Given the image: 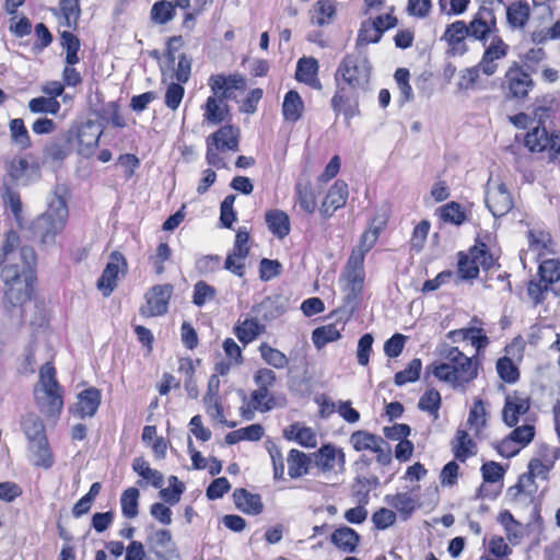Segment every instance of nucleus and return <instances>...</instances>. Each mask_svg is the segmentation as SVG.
Returning <instances> with one entry per match:
<instances>
[{
  "mask_svg": "<svg viewBox=\"0 0 560 560\" xmlns=\"http://www.w3.org/2000/svg\"><path fill=\"white\" fill-rule=\"evenodd\" d=\"M340 338V330L335 324L317 327L312 332V340L317 350L323 349L327 343Z\"/></svg>",
  "mask_w": 560,
  "mask_h": 560,
  "instance_id": "45",
  "label": "nucleus"
},
{
  "mask_svg": "<svg viewBox=\"0 0 560 560\" xmlns=\"http://www.w3.org/2000/svg\"><path fill=\"white\" fill-rule=\"evenodd\" d=\"M486 206L495 218L503 217L512 210L513 197L504 183L489 178L486 187Z\"/></svg>",
  "mask_w": 560,
  "mask_h": 560,
  "instance_id": "9",
  "label": "nucleus"
},
{
  "mask_svg": "<svg viewBox=\"0 0 560 560\" xmlns=\"http://www.w3.org/2000/svg\"><path fill=\"white\" fill-rule=\"evenodd\" d=\"M384 224V220L377 222V219H373L370 228L361 235L359 244L352 249L351 255L361 254V260L364 262L366 253L375 245Z\"/></svg>",
  "mask_w": 560,
  "mask_h": 560,
  "instance_id": "32",
  "label": "nucleus"
},
{
  "mask_svg": "<svg viewBox=\"0 0 560 560\" xmlns=\"http://www.w3.org/2000/svg\"><path fill=\"white\" fill-rule=\"evenodd\" d=\"M68 200L67 189L57 187L49 201L48 210L35 220V232L44 243L52 241L55 235L65 228L68 218Z\"/></svg>",
  "mask_w": 560,
  "mask_h": 560,
  "instance_id": "3",
  "label": "nucleus"
},
{
  "mask_svg": "<svg viewBox=\"0 0 560 560\" xmlns=\"http://www.w3.org/2000/svg\"><path fill=\"white\" fill-rule=\"evenodd\" d=\"M21 429L27 443L47 439L45 425L39 416L35 413H27L22 418Z\"/></svg>",
  "mask_w": 560,
  "mask_h": 560,
  "instance_id": "34",
  "label": "nucleus"
},
{
  "mask_svg": "<svg viewBox=\"0 0 560 560\" xmlns=\"http://www.w3.org/2000/svg\"><path fill=\"white\" fill-rule=\"evenodd\" d=\"M206 142L221 150V152L240 150V129L232 125H225L207 137Z\"/></svg>",
  "mask_w": 560,
  "mask_h": 560,
  "instance_id": "21",
  "label": "nucleus"
},
{
  "mask_svg": "<svg viewBox=\"0 0 560 560\" xmlns=\"http://www.w3.org/2000/svg\"><path fill=\"white\" fill-rule=\"evenodd\" d=\"M103 133V127L98 121L88 120L80 126L77 133L78 154L89 158L98 145L100 137Z\"/></svg>",
  "mask_w": 560,
  "mask_h": 560,
  "instance_id": "13",
  "label": "nucleus"
},
{
  "mask_svg": "<svg viewBox=\"0 0 560 560\" xmlns=\"http://www.w3.org/2000/svg\"><path fill=\"white\" fill-rule=\"evenodd\" d=\"M236 508L245 514L258 515L264 510L261 497L246 489H236L233 493Z\"/></svg>",
  "mask_w": 560,
  "mask_h": 560,
  "instance_id": "29",
  "label": "nucleus"
},
{
  "mask_svg": "<svg viewBox=\"0 0 560 560\" xmlns=\"http://www.w3.org/2000/svg\"><path fill=\"white\" fill-rule=\"evenodd\" d=\"M371 74V65L365 54L355 50L348 54L340 62L336 79H342L351 90H365Z\"/></svg>",
  "mask_w": 560,
  "mask_h": 560,
  "instance_id": "5",
  "label": "nucleus"
},
{
  "mask_svg": "<svg viewBox=\"0 0 560 560\" xmlns=\"http://www.w3.org/2000/svg\"><path fill=\"white\" fill-rule=\"evenodd\" d=\"M439 354L443 362L433 363L428 366V370L440 381L456 388L465 386L477 377V363L457 347L443 345Z\"/></svg>",
  "mask_w": 560,
  "mask_h": 560,
  "instance_id": "2",
  "label": "nucleus"
},
{
  "mask_svg": "<svg viewBox=\"0 0 560 560\" xmlns=\"http://www.w3.org/2000/svg\"><path fill=\"white\" fill-rule=\"evenodd\" d=\"M489 45H483L485 51L479 61L481 73L487 77L493 75L499 68V60L506 57L509 52V45L502 39L500 34L489 38Z\"/></svg>",
  "mask_w": 560,
  "mask_h": 560,
  "instance_id": "12",
  "label": "nucleus"
},
{
  "mask_svg": "<svg viewBox=\"0 0 560 560\" xmlns=\"http://www.w3.org/2000/svg\"><path fill=\"white\" fill-rule=\"evenodd\" d=\"M492 265L493 258L483 243L470 247L467 253H458L457 271L463 280L477 278L480 267L489 269Z\"/></svg>",
  "mask_w": 560,
  "mask_h": 560,
  "instance_id": "7",
  "label": "nucleus"
},
{
  "mask_svg": "<svg viewBox=\"0 0 560 560\" xmlns=\"http://www.w3.org/2000/svg\"><path fill=\"white\" fill-rule=\"evenodd\" d=\"M315 466L323 472L335 469L336 465L342 470L346 463V455L342 450H337L331 444L323 445L313 454Z\"/></svg>",
  "mask_w": 560,
  "mask_h": 560,
  "instance_id": "19",
  "label": "nucleus"
},
{
  "mask_svg": "<svg viewBox=\"0 0 560 560\" xmlns=\"http://www.w3.org/2000/svg\"><path fill=\"white\" fill-rule=\"evenodd\" d=\"M495 368L500 378L506 383H515L520 377L517 366L508 357L500 358Z\"/></svg>",
  "mask_w": 560,
  "mask_h": 560,
  "instance_id": "56",
  "label": "nucleus"
},
{
  "mask_svg": "<svg viewBox=\"0 0 560 560\" xmlns=\"http://www.w3.org/2000/svg\"><path fill=\"white\" fill-rule=\"evenodd\" d=\"M209 86L214 95L228 100L232 97L233 90H244L245 79L241 74H214L209 79Z\"/></svg>",
  "mask_w": 560,
  "mask_h": 560,
  "instance_id": "16",
  "label": "nucleus"
},
{
  "mask_svg": "<svg viewBox=\"0 0 560 560\" xmlns=\"http://www.w3.org/2000/svg\"><path fill=\"white\" fill-rule=\"evenodd\" d=\"M348 198V185L343 180H337L328 190L322 207L320 213L325 217H331L332 213L346 205Z\"/></svg>",
  "mask_w": 560,
  "mask_h": 560,
  "instance_id": "24",
  "label": "nucleus"
},
{
  "mask_svg": "<svg viewBox=\"0 0 560 560\" xmlns=\"http://www.w3.org/2000/svg\"><path fill=\"white\" fill-rule=\"evenodd\" d=\"M288 474L291 478L296 479L308 472L311 457L299 450H291L287 457Z\"/></svg>",
  "mask_w": 560,
  "mask_h": 560,
  "instance_id": "40",
  "label": "nucleus"
},
{
  "mask_svg": "<svg viewBox=\"0 0 560 560\" xmlns=\"http://www.w3.org/2000/svg\"><path fill=\"white\" fill-rule=\"evenodd\" d=\"M127 267L126 259L119 252H113L101 277L97 280V289L104 296H109L117 285L120 267Z\"/></svg>",
  "mask_w": 560,
  "mask_h": 560,
  "instance_id": "14",
  "label": "nucleus"
},
{
  "mask_svg": "<svg viewBox=\"0 0 560 560\" xmlns=\"http://www.w3.org/2000/svg\"><path fill=\"white\" fill-rule=\"evenodd\" d=\"M54 15L58 19L59 25L65 26L60 30L61 45L65 50V61L70 65V32L68 31L70 22V2L69 0H60L58 8L51 10ZM63 77L68 79V66L65 67Z\"/></svg>",
  "mask_w": 560,
  "mask_h": 560,
  "instance_id": "23",
  "label": "nucleus"
},
{
  "mask_svg": "<svg viewBox=\"0 0 560 560\" xmlns=\"http://www.w3.org/2000/svg\"><path fill=\"white\" fill-rule=\"evenodd\" d=\"M383 442V439L366 431H355L350 436V443L358 452L376 447V444Z\"/></svg>",
  "mask_w": 560,
  "mask_h": 560,
  "instance_id": "48",
  "label": "nucleus"
},
{
  "mask_svg": "<svg viewBox=\"0 0 560 560\" xmlns=\"http://www.w3.org/2000/svg\"><path fill=\"white\" fill-rule=\"evenodd\" d=\"M360 535L351 527L340 526L330 535V542L345 553H353L358 549Z\"/></svg>",
  "mask_w": 560,
  "mask_h": 560,
  "instance_id": "28",
  "label": "nucleus"
},
{
  "mask_svg": "<svg viewBox=\"0 0 560 560\" xmlns=\"http://www.w3.org/2000/svg\"><path fill=\"white\" fill-rule=\"evenodd\" d=\"M422 369V362L420 359H413L409 362L408 366L396 373L395 375V384L397 386H402L407 383L416 382Z\"/></svg>",
  "mask_w": 560,
  "mask_h": 560,
  "instance_id": "54",
  "label": "nucleus"
},
{
  "mask_svg": "<svg viewBox=\"0 0 560 560\" xmlns=\"http://www.w3.org/2000/svg\"><path fill=\"white\" fill-rule=\"evenodd\" d=\"M441 218L445 222L459 225L465 221L466 217L462 207L457 202L452 201L441 208Z\"/></svg>",
  "mask_w": 560,
  "mask_h": 560,
  "instance_id": "63",
  "label": "nucleus"
},
{
  "mask_svg": "<svg viewBox=\"0 0 560 560\" xmlns=\"http://www.w3.org/2000/svg\"><path fill=\"white\" fill-rule=\"evenodd\" d=\"M396 520V512L386 508L378 509L372 515V522L374 526L380 530H384L390 527L395 524Z\"/></svg>",
  "mask_w": 560,
  "mask_h": 560,
  "instance_id": "62",
  "label": "nucleus"
},
{
  "mask_svg": "<svg viewBox=\"0 0 560 560\" xmlns=\"http://www.w3.org/2000/svg\"><path fill=\"white\" fill-rule=\"evenodd\" d=\"M364 279V262L361 260V254L350 255L340 276V281L343 283L345 301L351 308H354L358 304L363 291Z\"/></svg>",
  "mask_w": 560,
  "mask_h": 560,
  "instance_id": "6",
  "label": "nucleus"
},
{
  "mask_svg": "<svg viewBox=\"0 0 560 560\" xmlns=\"http://www.w3.org/2000/svg\"><path fill=\"white\" fill-rule=\"evenodd\" d=\"M9 176L18 183L30 184L40 176V168L37 163H30L24 158L12 159L7 167Z\"/></svg>",
  "mask_w": 560,
  "mask_h": 560,
  "instance_id": "17",
  "label": "nucleus"
},
{
  "mask_svg": "<svg viewBox=\"0 0 560 560\" xmlns=\"http://www.w3.org/2000/svg\"><path fill=\"white\" fill-rule=\"evenodd\" d=\"M172 294L173 285L170 283L152 287L144 295L145 303L140 307V314L143 317L164 315L167 312Z\"/></svg>",
  "mask_w": 560,
  "mask_h": 560,
  "instance_id": "10",
  "label": "nucleus"
},
{
  "mask_svg": "<svg viewBox=\"0 0 560 560\" xmlns=\"http://www.w3.org/2000/svg\"><path fill=\"white\" fill-rule=\"evenodd\" d=\"M36 254L30 246H20V236L8 231L0 244V279L3 303L8 310L22 307L34 291Z\"/></svg>",
  "mask_w": 560,
  "mask_h": 560,
  "instance_id": "1",
  "label": "nucleus"
},
{
  "mask_svg": "<svg viewBox=\"0 0 560 560\" xmlns=\"http://www.w3.org/2000/svg\"><path fill=\"white\" fill-rule=\"evenodd\" d=\"M217 296V290L214 287L208 284L205 281H198L194 285L192 303L196 306H203L206 303L211 302Z\"/></svg>",
  "mask_w": 560,
  "mask_h": 560,
  "instance_id": "55",
  "label": "nucleus"
},
{
  "mask_svg": "<svg viewBox=\"0 0 560 560\" xmlns=\"http://www.w3.org/2000/svg\"><path fill=\"white\" fill-rule=\"evenodd\" d=\"M527 238L529 249L535 252L539 259L553 253V243L549 233L533 229L528 231Z\"/></svg>",
  "mask_w": 560,
  "mask_h": 560,
  "instance_id": "35",
  "label": "nucleus"
},
{
  "mask_svg": "<svg viewBox=\"0 0 560 560\" xmlns=\"http://www.w3.org/2000/svg\"><path fill=\"white\" fill-rule=\"evenodd\" d=\"M185 95V89L183 88L182 83H171L165 92L164 103L167 108L175 112Z\"/></svg>",
  "mask_w": 560,
  "mask_h": 560,
  "instance_id": "60",
  "label": "nucleus"
},
{
  "mask_svg": "<svg viewBox=\"0 0 560 560\" xmlns=\"http://www.w3.org/2000/svg\"><path fill=\"white\" fill-rule=\"evenodd\" d=\"M252 404L256 410L268 411L273 408L275 399L270 395L269 388L258 386L252 394Z\"/></svg>",
  "mask_w": 560,
  "mask_h": 560,
  "instance_id": "59",
  "label": "nucleus"
},
{
  "mask_svg": "<svg viewBox=\"0 0 560 560\" xmlns=\"http://www.w3.org/2000/svg\"><path fill=\"white\" fill-rule=\"evenodd\" d=\"M451 444L455 458L460 462H465L477 453L476 444L469 438L466 430L458 429Z\"/></svg>",
  "mask_w": 560,
  "mask_h": 560,
  "instance_id": "33",
  "label": "nucleus"
},
{
  "mask_svg": "<svg viewBox=\"0 0 560 560\" xmlns=\"http://www.w3.org/2000/svg\"><path fill=\"white\" fill-rule=\"evenodd\" d=\"M418 407L422 411H428L438 417L441 407V395L436 389L427 390L419 399Z\"/></svg>",
  "mask_w": 560,
  "mask_h": 560,
  "instance_id": "57",
  "label": "nucleus"
},
{
  "mask_svg": "<svg viewBox=\"0 0 560 560\" xmlns=\"http://www.w3.org/2000/svg\"><path fill=\"white\" fill-rule=\"evenodd\" d=\"M384 20H389V22L385 25L382 24V19H374L373 21L362 23L357 38L355 50H360V47L363 45L378 43L383 33L397 24L396 18H384Z\"/></svg>",
  "mask_w": 560,
  "mask_h": 560,
  "instance_id": "15",
  "label": "nucleus"
},
{
  "mask_svg": "<svg viewBox=\"0 0 560 560\" xmlns=\"http://www.w3.org/2000/svg\"><path fill=\"white\" fill-rule=\"evenodd\" d=\"M535 435V428L532 424H524L515 428L501 444L500 452L510 457L520 451V447L527 445Z\"/></svg>",
  "mask_w": 560,
  "mask_h": 560,
  "instance_id": "22",
  "label": "nucleus"
},
{
  "mask_svg": "<svg viewBox=\"0 0 560 560\" xmlns=\"http://www.w3.org/2000/svg\"><path fill=\"white\" fill-rule=\"evenodd\" d=\"M26 455L28 462L42 468H49L54 464L52 453L47 439L27 443Z\"/></svg>",
  "mask_w": 560,
  "mask_h": 560,
  "instance_id": "26",
  "label": "nucleus"
},
{
  "mask_svg": "<svg viewBox=\"0 0 560 560\" xmlns=\"http://www.w3.org/2000/svg\"><path fill=\"white\" fill-rule=\"evenodd\" d=\"M205 120L212 125L223 122L229 116V106L225 100L217 96H209L203 105Z\"/></svg>",
  "mask_w": 560,
  "mask_h": 560,
  "instance_id": "30",
  "label": "nucleus"
},
{
  "mask_svg": "<svg viewBox=\"0 0 560 560\" xmlns=\"http://www.w3.org/2000/svg\"><path fill=\"white\" fill-rule=\"evenodd\" d=\"M540 281L553 284L560 280V258H540L539 264Z\"/></svg>",
  "mask_w": 560,
  "mask_h": 560,
  "instance_id": "46",
  "label": "nucleus"
},
{
  "mask_svg": "<svg viewBox=\"0 0 560 560\" xmlns=\"http://www.w3.org/2000/svg\"><path fill=\"white\" fill-rule=\"evenodd\" d=\"M508 89L506 96L513 100H524L534 89L535 82L517 62H514L505 72V82Z\"/></svg>",
  "mask_w": 560,
  "mask_h": 560,
  "instance_id": "11",
  "label": "nucleus"
},
{
  "mask_svg": "<svg viewBox=\"0 0 560 560\" xmlns=\"http://www.w3.org/2000/svg\"><path fill=\"white\" fill-rule=\"evenodd\" d=\"M133 470L143 479L150 482L154 488H161L164 482L163 475L155 469H152L147 460L142 457H137L132 462Z\"/></svg>",
  "mask_w": 560,
  "mask_h": 560,
  "instance_id": "44",
  "label": "nucleus"
},
{
  "mask_svg": "<svg viewBox=\"0 0 560 560\" xmlns=\"http://www.w3.org/2000/svg\"><path fill=\"white\" fill-rule=\"evenodd\" d=\"M529 398L514 392L505 397V404L502 410V418L509 427H515L518 423V417L529 410Z\"/></svg>",
  "mask_w": 560,
  "mask_h": 560,
  "instance_id": "20",
  "label": "nucleus"
},
{
  "mask_svg": "<svg viewBox=\"0 0 560 560\" xmlns=\"http://www.w3.org/2000/svg\"><path fill=\"white\" fill-rule=\"evenodd\" d=\"M384 502L394 509L402 521L408 520L419 506L417 498L408 492L387 494L384 497Z\"/></svg>",
  "mask_w": 560,
  "mask_h": 560,
  "instance_id": "27",
  "label": "nucleus"
},
{
  "mask_svg": "<svg viewBox=\"0 0 560 560\" xmlns=\"http://www.w3.org/2000/svg\"><path fill=\"white\" fill-rule=\"evenodd\" d=\"M469 37L486 45L490 37L500 33L494 10L486 4L479 7L468 23Z\"/></svg>",
  "mask_w": 560,
  "mask_h": 560,
  "instance_id": "8",
  "label": "nucleus"
},
{
  "mask_svg": "<svg viewBox=\"0 0 560 560\" xmlns=\"http://www.w3.org/2000/svg\"><path fill=\"white\" fill-rule=\"evenodd\" d=\"M10 135L12 141L21 149H27L31 145L28 131L24 125L23 119L15 118L9 124Z\"/></svg>",
  "mask_w": 560,
  "mask_h": 560,
  "instance_id": "52",
  "label": "nucleus"
},
{
  "mask_svg": "<svg viewBox=\"0 0 560 560\" xmlns=\"http://www.w3.org/2000/svg\"><path fill=\"white\" fill-rule=\"evenodd\" d=\"M140 492L137 488H128L125 490L120 498L122 514L128 518H133L138 515V500Z\"/></svg>",
  "mask_w": 560,
  "mask_h": 560,
  "instance_id": "50",
  "label": "nucleus"
},
{
  "mask_svg": "<svg viewBox=\"0 0 560 560\" xmlns=\"http://www.w3.org/2000/svg\"><path fill=\"white\" fill-rule=\"evenodd\" d=\"M60 104L54 97H35L28 102V109L34 114H57Z\"/></svg>",
  "mask_w": 560,
  "mask_h": 560,
  "instance_id": "53",
  "label": "nucleus"
},
{
  "mask_svg": "<svg viewBox=\"0 0 560 560\" xmlns=\"http://www.w3.org/2000/svg\"><path fill=\"white\" fill-rule=\"evenodd\" d=\"M175 16V9L171 1L162 0L153 4L151 9V19L158 24H166Z\"/></svg>",
  "mask_w": 560,
  "mask_h": 560,
  "instance_id": "51",
  "label": "nucleus"
},
{
  "mask_svg": "<svg viewBox=\"0 0 560 560\" xmlns=\"http://www.w3.org/2000/svg\"><path fill=\"white\" fill-rule=\"evenodd\" d=\"M265 331V325L257 318H246L235 327V335L243 343H249Z\"/></svg>",
  "mask_w": 560,
  "mask_h": 560,
  "instance_id": "42",
  "label": "nucleus"
},
{
  "mask_svg": "<svg viewBox=\"0 0 560 560\" xmlns=\"http://www.w3.org/2000/svg\"><path fill=\"white\" fill-rule=\"evenodd\" d=\"M336 15L335 0H318L311 11V21L317 26L328 25Z\"/></svg>",
  "mask_w": 560,
  "mask_h": 560,
  "instance_id": "36",
  "label": "nucleus"
},
{
  "mask_svg": "<svg viewBox=\"0 0 560 560\" xmlns=\"http://www.w3.org/2000/svg\"><path fill=\"white\" fill-rule=\"evenodd\" d=\"M294 192L300 208L307 214L314 213L317 208V200L311 183L308 180L298 182Z\"/></svg>",
  "mask_w": 560,
  "mask_h": 560,
  "instance_id": "37",
  "label": "nucleus"
},
{
  "mask_svg": "<svg viewBox=\"0 0 560 560\" xmlns=\"http://www.w3.org/2000/svg\"><path fill=\"white\" fill-rule=\"evenodd\" d=\"M101 399L102 395L97 388H85L77 394V401L72 407V413L82 419L93 417L101 405Z\"/></svg>",
  "mask_w": 560,
  "mask_h": 560,
  "instance_id": "18",
  "label": "nucleus"
},
{
  "mask_svg": "<svg viewBox=\"0 0 560 560\" xmlns=\"http://www.w3.org/2000/svg\"><path fill=\"white\" fill-rule=\"evenodd\" d=\"M549 139L550 133L544 126H535L526 133L524 144L530 152H542L550 144Z\"/></svg>",
  "mask_w": 560,
  "mask_h": 560,
  "instance_id": "39",
  "label": "nucleus"
},
{
  "mask_svg": "<svg viewBox=\"0 0 560 560\" xmlns=\"http://www.w3.org/2000/svg\"><path fill=\"white\" fill-rule=\"evenodd\" d=\"M304 103L300 94L294 90L289 91L285 94L282 104V114L284 119L295 122L302 117Z\"/></svg>",
  "mask_w": 560,
  "mask_h": 560,
  "instance_id": "41",
  "label": "nucleus"
},
{
  "mask_svg": "<svg viewBox=\"0 0 560 560\" xmlns=\"http://www.w3.org/2000/svg\"><path fill=\"white\" fill-rule=\"evenodd\" d=\"M266 223L273 235L284 238L290 233L289 215L282 210H270L266 213Z\"/></svg>",
  "mask_w": 560,
  "mask_h": 560,
  "instance_id": "38",
  "label": "nucleus"
},
{
  "mask_svg": "<svg viewBox=\"0 0 560 560\" xmlns=\"http://www.w3.org/2000/svg\"><path fill=\"white\" fill-rule=\"evenodd\" d=\"M530 16V8L526 1L520 0L506 5V23L512 30H523Z\"/></svg>",
  "mask_w": 560,
  "mask_h": 560,
  "instance_id": "31",
  "label": "nucleus"
},
{
  "mask_svg": "<svg viewBox=\"0 0 560 560\" xmlns=\"http://www.w3.org/2000/svg\"><path fill=\"white\" fill-rule=\"evenodd\" d=\"M487 423V411L481 400H477L471 407L467 424L469 429L475 432L476 436H479Z\"/></svg>",
  "mask_w": 560,
  "mask_h": 560,
  "instance_id": "47",
  "label": "nucleus"
},
{
  "mask_svg": "<svg viewBox=\"0 0 560 560\" xmlns=\"http://www.w3.org/2000/svg\"><path fill=\"white\" fill-rule=\"evenodd\" d=\"M257 317L264 320H270L282 314V310L275 305V301L270 298L265 299L253 310Z\"/></svg>",
  "mask_w": 560,
  "mask_h": 560,
  "instance_id": "64",
  "label": "nucleus"
},
{
  "mask_svg": "<svg viewBox=\"0 0 560 560\" xmlns=\"http://www.w3.org/2000/svg\"><path fill=\"white\" fill-rule=\"evenodd\" d=\"M553 466V459H547V454L544 455V460L540 458H533L528 464V471L535 478L547 480L549 471Z\"/></svg>",
  "mask_w": 560,
  "mask_h": 560,
  "instance_id": "61",
  "label": "nucleus"
},
{
  "mask_svg": "<svg viewBox=\"0 0 560 560\" xmlns=\"http://www.w3.org/2000/svg\"><path fill=\"white\" fill-rule=\"evenodd\" d=\"M466 37H469L468 24L465 21L457 20L446 26L442 39L447 43L454 52L463 55L467 50Z\"/></svg>",
  "mask_w": 560,
  "mask_h": 560,
  "instance_id": "25",
  "label": "nucleus"
},
{
  "mask_svg": "<svg viewBox=\"0 0 560 560\" xmlns=\"http://www.w3.org/2000/svg\"><path fill=\"white\" fill-rule=\"evenodd\" d=\"M259 352H260V355L264 359V361L275 369H278V370L284 369L289 363V360L283 352H281L280 350H278L276 348L270 347L267 343L260 345Z\"/></svg>",
  "mask_w": 560,
  "mask_h": 560,
  "instance_id": "49",
  "label": "nucleus"
},
{
  "mask_svg": "<svg viewBox=\"0 0 560 560\" xmlns=\"http://www.w3.org/2000/svg\"><path fill=\"white\" fill-rule=\"evenodd\" d=\"M34 396L44 415L54 417L60 412L63 405L61 388L56 380L55 368L49 363L44 364L39 370V380L34 388Z\"/></svg>",
  "mask_w": 560,
  "mask_h": 560,
  "instance_id": "4",
  "label": "nucleus"
},
{
  "mask_svg": "<svg viewBox=\"0 0 560 560\" xmlns=\"http://www.w3.org/2000/svg\"><path fill=\"white\" fill-rule=\"evenodd\" d=\"M535 477L532 476V474L528 471L526 474H523L517 485L514 488H511L510 491L515 490L514 498L517 499L522 495H525L526 498H532L536 491L537 486L535 485Z\"/></svg>",
  "mask_w": 560,
  "mask_h": 560,
  "instance_id": "58",
  "label": "nucleus"
},
{
  "mask_svg": "<svg viewBox=\"0 0 560 560\" xmlns=\"http://www.w3.org/2000/svg\"><path fill=\"white\" fill-rule=\"evenodd\" d=\"M317 60L314 58L303 57L298 61L295 77L300 82L314 85V83L317 82Z\"/></svg>",
  "mask_w": 560,
  "mask_h": 560,
  "instance_id": "43",
  "label": "nucleus"
}]
</instances>
